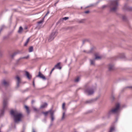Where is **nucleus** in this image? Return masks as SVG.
<instances>
[{"mask_svg":"<svg viewBox=\"0 0 132 132\" xmlns=\"http://www.w3.org/2000/svg\"><path fill=\"white\" fill-rule=\"evenodd\" d=\"M10 114L13 117L15 123L20 121L23 117L22 113L16 110H11L10 111Z\"/></svg>","mask_w":132,"mask_h":132,"instance_id":"nucleus-1","label":"nucleus"},{"mask_svg":"<svg viewBox=\"0 0 132 132\" xmlns=\"http://www.w3.org/2000/svg\"><path fill=\"white\" fill-rule=\"evenodd\" d=\"M118 0H114L112 1L110 6V10L112 12H115L117 10L118 6Z\"/></svg>","mask_w":132,"mask_h":132,"instance_id":"nucleus-2","label":"nucleus"},{"mask_svg":"<svg viewBox=\"0 0 132 132\" xmlns=\"http://www.w3.org/2000/svg\"><path fill=\"white\" fill-rule=\"evenodd\" d=\"M120 107V104L119 103L117 104L115 108L110 111L108 112V114H110L112 113H117L119 111Z\"/></svg>","mask_w":132,"mask_h":132,"instance_id":"nucleus-3","label":"nucleus"},{"mask_svg":"<svg viewBox=\"0 0 132 132\" xmlns=\"http://www.w3.org/2000/svg\"><path fill=\"white\" fill-rule=\"evenodd\" d=\"M7 102L6 98L4 99L3 101V109L1 111L0 116H2L4 113V110L7 108Z\"/></svg>","mask_w":132,"mask_h":132,"instance_id":"nucleus-4","label":"nucleus"},{"mask_svg":"<svg viewBox=\"0 0 132 132\" xmlns=\"http://www.w3.org/2000/svg\"><path fill=\"white\" fill-rule=\"evenodd\" d=\"M57 34V32L56 31H55L52 32L50 36L48 38V40L49 42H51L53 40L54 37L56 36Z\"/></svg>","mask_w":132,"mask_h":132,"instance_id":"nucleus-5","label":"nucleus"},{"mask_svg":"<svg viewBox=\"0 0 132 132\" xmlns=\"http://www.w3.org/2000/svg\"><path fill=\"white\" fill-rule=\"evenodd\" d=\"M101 57L99 56H97L96 55H95V58L94 59L90 60V64L91 65H94V60H98L100 59Z\"/></svg>","mask_w":132,"mask_h":132,"instance_id":"nucleus-6","label":"nucleus"},{"mask_svg":"<svg viewBox=\"0 0 132 132\" xmlns=\"http://www.w3.org/2000/svg\"><path fill=\"white\" fill-rule=\"evenodd\" d=\"M85 92L90 95L94 93V91L92 89H88L85 90Z\"/></svg>","mask_w":132,"mask_h":132,"instance_id":"nucleus-7","label":"nucleus"},{"mask_svg":"<svg viewBox=\"0 0 132 132\" xmlns=\"http://www.w3.org/2000/svg\"><path fill=\"white\" fill-rule=\"evenodd\" d=\"M123 9L124 10H127L129 11L132 10V7L129 6L127 4H125L124 5Z\"/></svg>","mask_w":132,"mask_h":132,"instance_id":"nucleus-8","label":"nucleus"},{"mask_svg":"<svg viewBox=\"0 0 132 132\" xmlns=\"http://www.w3.org/2000/svg\"><path fill=\"white\" fill-rule=\"evenodd\" d=\"M16 78L17 80V86L18 87H19V84L21 82V79L18 76H16Z\"/></svg>","mask_w":132,"mask_h":132,"instance_id":"nucleus-9","label":"nucleus"},{"mask_svg":"<svg viewBox=\"0 0 132 132\" xmlns=\"http://www.w3.org/2000/svg\"><path fill=\"white\" fill-rule=\"evenodd\" d=\"M38 76L42 78L43 80H45L46 79V78L45 77V76H44L40 72H39V74Z\"/></svg>","mask_w":132,"mask_h":132,"instance_id":"nucleus-10","label":"nucleus"},{"mask_svg":"<svg viewBox=\"0 0 132 132\" xmlns=\"http://www.w3.org/2000/svg\"><path fill=\"white\" fill-rule=\"evenodd\" d=\"M50 114L51 116V120L53 121L54 120V117L53 116L54 112L53 111H50Z\"/></svg>","mask_w":132,"mask_h":132,"instance_id":"nucleus-11","label":"nucleus"},{"mask_svg":"<svg viewBox=\"0 0 132 132\" xmlns=\"http://www.w3.org/2000/svg\"><path fill=\"white\" fill-rule=\"evenodd\" d=\"M114 65L111 64H110L109 65L108 68L109 70L111 71L114 69Z\"/></svg>","mask_w":132,"mask_h":132,"instance_id":"nucleus-12","label":"nucleus"},{"mask_svg":"<svg viewBox=\"0 0 132 132\" xmlns=\"http://www.w3.org/2000/svg\"><path fill=\"white\" fill-rule=\"evenodd\" d=\"M26 75L29 79H30L31 78V76L30 75L28 72L26 71Z\"/></svg>","mask_w":132,"mask_h":132,"instance_id":"nucleus-13","label":"nucleus"},{"mask_svg":"<svg viewBox=\"0 0 132 132\" xmlns=\"http://www.w3.org/2000/svg\"><path fill=\"white\" fill-rule=\"evenodd\" d=\"M55 68L59 69H61V67H60V63H58L55 65Z\"/></svg>","mask_w":132,"mask_h":132,"instance_id":"nucleus-14","label":"nucleus"},{"mask_svg":"<svg viewBox=\"0 0 132 132\" xmlns=\"http://www.w3.org/2000/svg\"><path fill=\"white\" fill-rule=\"evenodd\" d=\"M47 104L46 103H44L42 105L40 106L41 108H44L47 107Z\"/></svg>","mask_w":132,"mask_h":132,"instance_id":"nucleus-15","label":"nucleus"},{"mask_svg":"<svg viewBox=\"0 0 132 132\" xmlns=\"http://www.w3.org/2000/svg\"><path fill=\"white\" fill-rule=\"evenodd\" d=\"M50 111H53L52 110H50V111H47V112H43L42 113H43V114H44V115H45V116H47V114L48 113H50Z\"/></svg>","mask_w":132,"mask_h":132,"instance_id":"nucleus-16","label":"nucleus"},{"mask_svg":"<svg viewBox=\"0 0 132 132\" xmlns=\"http://www.w3.org/2000/svg\"><path fill=\"white\" fill-rule=\"evenodd\" d=\"M114 130V127H110V129L109 132H113Z\"/></svg>","mask_w":132,"mask_h":132,"instance_id":"nucleus-17","label":"nucleus"},{"mask_svg":"<svg viewBox=\"0 0 132 132\" xmlns=\"http://www.w3.org/2000/svg\"><path fill=\"white\" fill-rule=\"evenodd\" d=\"M25 108L26 109L27 112L28 113H29L30 112V111L29 110L28 107L26 105L24 106Z\"/></svg>","mask_w":132,"mask_h":132,"instance_id":"nucleus-18","label":"nucleus"},{"mask_svg":"<svg viewBox=\"0 0 132 132\" xmlns=\"http://www.w3.org/2000/svg\"><path fill=\"white\" fill-rule=\"evenodd\" d=\"M30 40V38H28L26 42L24 44V46H26L28 44V43L29 41Z\"/></svg>","mask_w":132,"mask_h":132,"instance_id":"nucleus-19","label":"nucleus"},{"mask_svg":"<svg viewBox=\"0 0 132 132\" xmlns=\"http://www.w3.org/2000/svg\"><path fill=\"white\" fill-rule=\"evenodd\" d=\"M33 47L32 46H31L29 48V52H31L33 51Z\"/></svg>","mask_w":132,"mask_h":132,"instance_id":"nucleus-20","label":"nucleus"},{"mask_svg":"<svg viewBox=\"0 0 132 132\" xmlns=\"http://www.w3.org/2000/svg\"><path fill=\"white\" fill-rule=\"evenodd\" d=\"M80 80V78L79 77H78L75 80V81L76 82H78Z\"/></svg>","mask_w":132,"mask_h":132,"instance_id":"nucleus-21","label":"nucleus"},{"mask_svg":"<svg viewBox=\"0 0 132 132\" xmlns=\"http://www.w3.org/2000/svg\"><path fill=\"white\" fill-rule=\"evenodd\" d=\"M23 30L22 28L21 27H20L19 28V29L18 31V32L19 33H20Z\"/></svg>","mask_w":132,"mask_h":132,"instance_id":"nucleus-22","label":"nucleus"},{"mask_svg":"<svg viewBox=\"0 0 132 132\" xmlns=\"http://www.w3.org/2000/svg\"><path fill=\"white\" fill-rule=\"evenodd\" d=\"M44 19L43 18V19H42V20H40V21H39V22H38V24H39L41 23H42L44 21Z\"/></svg>","mask_w":132,"mask_h":132,"instance_id":"nucleus-23","label":"nucleus"},{"mask_svg":"<svg viewBox=\"0 0 132 132\" xmlns=\"http://www.w3.org/2000/svg\"><path fill=\"white\" fill-rule=\"evenodd\" d=\"M65 103H63L62 104V108L63 110H65Z\"/></svg>","mask_w":132,"mask_h":132,"instance_id":"nucleus-24","label":"nucleus"},{"mask_svg":"<svg viewBox=\"0 0 132 132\" xmlns=\"http://www.w3.org/2000/svg\"><path fill=\"white\" fill-rule=\"evenodd\" d=\"M17 54V53L16 52H15L13 54L11 55V56L12 58H13V57L16 55Z\"/></svg>","mask_w":132,"mask_h":132,"instance_id":"nucleus-25","label":"nucleus"},{"mask_svg":"<svg viewBox=\"0 0 132 132\" xmlns=\"http://www.w3.org/2000/svg\"><path fill=\"white\" fill-rule=\"evenodd\" d=\"M3 83L5 86L7 85V83L5 80L3 81Z\"/></svg>","mask_w":132,"mask_h":132,"instance_id":"nucleus-26","label":"nucleus"},{"mask_svg":"<svg viewBox=\"0 0 132 132\" xmlns=\"http://www.w3.org/2000/svg\"><path fill=\"white\" fill-rule=\"evenodd\" d=\"M68 19V17H65L64 18H63L62 19V20H66Z\"/></svg>","mask_w":132,"mask_h":132,"instance_id":"nucleus-27","label":"nucleus"},{"mask_svg":"<svg viewBox=\"0 0 132 132\" xmlns=\"http://www.w3.org/2000/svg\"><path fill=\"white\" fill-rule=\"evenodd\" d=\"M65 115V113L64 112L63 113V116H62V119H64V118Z\"/></svg>","mask_w":132,"mask_h":132,"instance_id":"nucleus-28","label":"nucleus"},{"mask_svg":"<svg viewBox=\"0 0 132 132\" xmlns=\"http://www.w3.org/2000/svg\"><path fill=\"white\" fill-rule=\"evenodd\" d=\"M50 12L49 11H48L47 13L44 16V19L45 17L48 14H49Z\"/></svg>","mask_w":132,"mask_h":132,"instance_id":"nucleus-29","label":"nucleus"},{"mask_svg":"<svg viewBox=\"0 0 132 132\" xmlns=\"http://www.w3.org/2000/svg\"><path fill=\"white\" fill-rule=\"evenodd\" d=\"M50 12L49 11H48L47 13L44 16V19L45 17L48 14H49Z\"/></svg>","mask_w":132,"mask_h":132,"instance_id":"nucleus-30","label":"nucleus"},{"mask_svg":"<svg viewBox=\"0 0 132 132\" xmlns=\"http://www.w3.org/2000/svg\"><path fill=\"white\" fill-rule=\"evenodd\" d=\"M33 109L35 111H38V109L36 108L35 107H33Z\"/></svg>","mask_w":132,"mask_h":132,"instance_id":"nucleus-31","label":"nucleus"},{"mask_svg":"<svg viewBox=\"0 0 132 132\" xmlns=\"http://www.w3.org/2000/svg\"><path fill=\"white\" fill-rule=\"evenodd\" d=\"M29 57V55H28L27 56H26V57H23V58H25L26 59H27Z\"/></svg>","mask_w":132,"mask_h":132,"instance_id":"nucleus-32","label":"nucleus"},{"mask_svg":"<svg viewBox=\"0 0 132 132\" xmlns=\"http://www.w3.org/2000/svg\"><path fill=\"white\" fill-rule=\"evenodd\" d=\"M55 67L54 68H53L51 70V73L54 70V69H55Z\"/></svg>","mask_w":132,"mask_h":132,"instance_id":"nucleus-33","label":"nucleus"},{"mask_svg":"<svg viewBox=\"0 0 132 132\" xmlns=\"http://www.w3.org/2000/svg\"><path fill=\"white\" fill-rule=\"evenodd\" d=\"M89 12V11H85V13H88Z\"/></svg>","mask_w":132,"mask_h":132,"instance_id":"nucleus-34","label":"nucleus"},{"mask_svg":"<svg viewBox=\"0 0 132 132\" xmlns=\"http://www.w3.org/2000/svg\"><path fill=\"white\" fill-rule=\"evenodd\" d=\"M32 132H35V129L33 128L32 129Z\"/></svg>","mask_w":132,"mask_h":132,"instance_id":"nucleus-35","label":"nucleus"},{"mask_svg":"<svg viewBox=\"0 0 132 132\" xmlns=\"http://www.w3.org/2000/svg\"><path fill=\"white\" fill-rule=\"evenodd\" d=\"M83 20H81V21H80L79 22L80 23H82L83 22Z\"/></svg>","mask_w":132,"mask_h":132,"instance_id":"nucleus-36","label":"nucleus"},{"mask_svg":"<svg viewBox=\"0 0 132 132\" xmlns=\"http://www.w3.org/2000/svg\"><path fill=\"white\" fill-rule=\"evenodd\" d=\"M128 88H132V86L128 87Z\"/></svg>","mask_w":132,"mask_h":132,"instance_id":"nucleus-37","label":"nucleus"},{"mask_svg":"<svg viewBox=\"0 0 132 132\" xmlns=\"http://www.w3.org/2000/svg\"><path fill=\"white\" fill-rule=\"evenodd\" d=\"M34 102V101H32V103H33Z\"/></svg>","mask_w":132,"mask_h":132,"instance_id":"nucleus-38","label":"nucleus"},{"mask_svg":"<svg viewBox=\"0 0 132 132\" xmlns=\"http://www.w3.org/2000/svg\"><path fill=\"white\" fill-rule=\"evenodd\" d=\"M33 85H34H34H34V82H33Z\"/></svg>","mask_w":132,"mask_h":132,"instance_id":"nucleus-39","label":"nucleus"},{"mask_svg":"<svg viewBox=\"0 0 132 132\" xmlns=\"http://www.w3.org/2000/svg\"><path fill=\"white\" fill-rule=\"evenodd\" d=\"M105 7V6H103V7Z\"/></svg>","mask_w":132,"mask_h":132,"instance_id":"nucleus-40","label":"nucleus"},{"mask_svg":"<svg viewBox=\"0 0 132 132\" xmlns=\"http://www.w3.org/2000/svg\"><path fill=\"white\" fill-rule=\"evenodd\" d=\"M22 132H24V131H22Z\"/></svg>","mask_w":132,"mask_h":132,"instance_id":"nucleus-41","label":"nucleus"}]
</instances>
